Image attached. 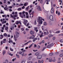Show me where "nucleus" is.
Instances as JSON below:
<instances>
[{
  "label": "nucleus",
  "mask_w": 63,
  "mask_h": 63,
  "mask_svg": "<svg viewBox=\"0 0 63 63\" xmlns=\"http://www.w3.org/2000/svg\"><path fill=\"white\" fill-rule=\"evenodd\" d=\"M9 40L8 42L9 43H13V41L12 40V38H9Z\"/></svg>",
  "instance_id": "1a4fd4ad"
},
{
  "label": "nucleus",
  "mask_w": 63,
  "mask_h": 63,
  "mask_svg": "<svg viewBox=\"0 0 63 63\" xmlns=\"http://www.w3.org/2000/svg\"><path fill=\"white\" fill-rule=\"evenodd\" d=\"M16 36L15 35L14 36V38L15 40V41H16V39H17L18 37L19 36V32H16Z\"/></svg>",
  "instance_id": "f03ea898"
},
{
  "label": "nucleus",
  "mask_w": 63,
  "mask_h": 63,
  "mask_svg": "<svg viewBox=\"0 0 63 63\" xmlns=\"http://www.w3.org/2000/svg\"><path fill=\"white\" fill-rule=\"evenodd\" d=\"M10 49L11 51H14V50L11 47H10Z\"/></svg>",
  "instance_id": "473e14b6"
},
{
  "label": "nucleus",
  "mask_w": 63,
  "mask_h": 63,
  "mask_svg": "<svg viewBox=\"0 0 63 63\" xmlns=\"http://www.w3.org/2000/svg\"><path fill=\"white\" fill-rule=\"evenodd\" d=\"M44 25H47V23L46 22H45L44 23Z\"/></svg>",
  "instance_id": "f704fd0d"
},
{
  "label": "nucleus",
  "mask_w": 63,
  "mask_h": 63,
  "mask_svg": "<svg viewBox=\"0 0 63 63\" xmlns=\"http://www.w3.org/2000/svg\"><path fill=\"white\" fill-rule=\"evenodd\" d=\"M5 62L6 63H8V61L7 60H5Z\"/></svg>",
  "instance_id": "a18cd8bd"
},
{
  "label": "nucleus",
  "mask_w": 63,
  "mask_h": 63,
  "mask_svg": "<svg viewBox=\"0 0 63 63\" xmlns=\"http://www.w3.org/2000/svg\"><path fill=\"white\" fill-rule=\"evenodd\" d=\"M49 61L50 62H52V60L51 59H49Z\"/></svg>",
  "instance_id": "8fccbe9b"
},
{
  "label": "nucleus",
  "mask_w": 63,
  "mask_h": 63,
  "mask_svg": "<svg viewBox=\"0 0 63 63\" xmlns=\"http://www.w3.org/2000/svg\"><path fill=\"white\" fill-rule=\"evenodd\" d=\"M30 33L31 35H33L34 34V32L32 30H31V31H30Z\"/></svg>",
  "instance_id": "9b49d317"
},
{
  "label": "nucleus",
  "mask_w": 63,
  "mask_h": 63,
  "mask_svg": "<svg viewBox=\"0 0 63 63\" xmlns=\"http://www.w3.org/2000/svg\"><path fill=\"white\" fill-rule=\"evenodd\" d=\"M46 32H45L44 33V34L45 35H47L48 34V33H49V32L48 31H46Z\"/></svg>",
  "instance_id": "9d476101"
},
{
  "label": "nucleus",
  "mask_w": 63,
  "mask_h": 63,
  "mask_svg": "<svg viewBox=\"0 0 63 63\" xmlns=\"http://www.w3.org/2000/svg\"><path fill=\"white\" fill-rule=\"evenodd\" d=\"M9 55H10V56H12L13 55V54H11V53H9Z\"/></svg>",
  "instance_id": "79ce46f5"
},
{
  "label": "nucleus",
  "mask_w": 63,
  "mask_h": 63,
  "mask_svg": "<svg viewBox=\"0 0 63 63\" xmlns=\"http://www.w3.org/2000/svg\"><path fill=\"white\" fill-rule=\"evenodd\" d=\"M24 24H25V25H26L27 23V22H28V21L25 19H24Z\"/></svg>",
  "instance_id": "39448f33"
},
{
  "label": "nucleus",
  "mask_w": 63,
  "mask_h": 63,
  "mask_svg": "<svg viewBox=\"0 0 63 63\" xmlns=\"http://www.w3.org/2000/svg\"><path fill=\"white\" fill-rule=\"evenodd\" d=\"M19 23L20 24V25H21V22L20 21H19Z\"/></svg>",
  "instance_id": "5fc2aeb1"
},
{
  "label": "nucleus",
  "mask_w": 63,
  "mask_h": 63,
  "mask_svg": "<svg viewBox=\"0 0 63 63\" xmlns=\"http://www.w3.org/2000/svg\"><path fill=\"white\" fill-rule=\"evenodd\" d=\"M46 48V47H45L43 48L41 50L42 51H44L45 49Z\"/></svg>",
  "instance_id": "5701e85b"
},
{
  "label": "nucleus",
  "mask_w": 63,
  "mask_h": 63,
  "mask_svg": "<svg viewBox=\"0 0 63 63\" xmlns=\"http://www.w3.org/2000/svg\"><path fill=\"white\" fill-rule=\"evenodd\" d=\"M43 0H40V3L42 4L43 3Z\"/></svg>",
  "instance_id": "49530a36"
},
{
  "label": "nucleus",
  "mask_w": 63,
  "mask_h": 63,
  "mask_svg": "<svg viewBox=\"0 0 63 63\" xmlns=\"http://www.w3.org/2000/svg\"><path fill=\"white\" fill-rule=\"evenodd\" d=\"M16 24H19V21H17L16 22Z\"/></svg>",
  "instance_id": "c756f323"
},
{
  "label": "nucleus",
  "mask_w": 63,
  "mask_h": 63,
  "mask_svg": "<svg viewBox=\"0 0 63 63\" xmlns=\"http://www.w3.org/2000/svg\"><path fill=\"white\" fill-rule=\"evenodd\" d=\"M53 54L52 53H50L49 54V55L50 56H52V55H53Z\"/></svg>",
  "instance_id": "7c9ffc66"
},
{
  "label": "nucleus",
  "mask_w": 63,
  "mask_h": 63,
  "mask_svg": "<svg viewBox=\"0 0 63 63\" xmlns=\"http://www.w3.org/2000/svg\"><path fill=\"white\" fill-rule=\"evenodd\" d=\"M22 9H25V7H24V6H23L22 7Z\"/></svg>",
  "instance_id": "09e8293b"
},
{
  "label": "nucleus",
  "mask_w": 63,
  "mask_h": 63,
  "mask_svg": "<svg viewBox=\"0 0 63 63\" xmlns=\"http://www.w3.org/2000/svg\"><path fill=\"white\" fill-rule=\"evenodd\" d=\"M1 45H3V42H2V41H1L0 42Z\"/></svg>",
  "instance_id": "680f3d73"
},
{
  "label": "nucleus",
  "mask_w": 63,
  "mask_h": 63,
  "mask_svg": "<svg viewBox=\"0 0 63 63\" xmlns=\"http://www.w3.org/2000/svg\"><path fill=\"white\" fill-rule=\"evenodd\" d=\"M10 16L11 17H12V18H13L14 17V15H12V14H11L10 15Z\"/></svg>",
  "instance_id": "b1692460"
},
{
  "label": "nucleus",
  "mask_w": 63,
  "mask_h": 63,
  "mask_svg": "<svg viewBox=\"0 0 63 63\" xmlns=\"http://www.w3.org/2000/svg\"><path fill=\"white\" fill-rule=\"evenodd\" d=\"M16 56L17 58H19V55H18L17 54L16 55Z\"/></svg>",
  "instance_id": "c9c22d12"
},
{
  "label": "nucleus",
  "mask_w": 63,
  "mask_h": 63,
  "mask_svg": "<svg viewBox=\"0 0 63 63\" xmlns=\"http://www.w3.org/2000/svg\"><path fill=\"white\" fill-rule=\"evenodd\" d=\"M4 1L3 2L4 3H6V0H4Z\"/></svg>",
  "instance_id": "13d9d810"
},
{
  "label": "nucleus",
  "mask_w": 63,
  "mask_h": 63,
  "mask_svg": "<svg viewBox=\"0 0 63 63\" xmlns=\"http://www.w3.org/2000/svg\"><path fill=\"white\" fill-rule=\"evenodd\" d=\"M50 1V0H45V2H49Z\"/></svg>",
  "instance_id": "37998d69"
},
{
  "label": "nucleus",
  "mask_w": 63,
  "mask_h": 63,
  "mask_svg": "<svg viewBox=\"0 0 63 63\" xmlns=\"http://www.w3.org/2000/svg\"><path fill=\"white\" fill-rule=\"evenodd\" d=\"M18 53L20 54H21L22 55H23L24 54V52H18Z\"/></svg>",
  "instance_id": "2eb2a0df"
},
{
  "label": "nucleus",
  "mask_w": 63,
  "mask_h": 63,
  "mask_svg": "<svg viewBox=\"0 0 63 63\" xmlns=\"http://www.w3.org/2000/svg\"><path fill=\"white\" fill-rule=\"evenodd\" d=\"M2 42L3 43H6V41H5L3 40L2 41Z\"/></svg>",
  "instance_id": "0e129e2a"
},
{
  "label": "nucleus",
  "mask_w": 63,
  "mask_h": 63,
  "mask_svg": "<svg viewBox=\"0 0 63 63\" xmlns=\"http://www.w3.org/2000/svg\"><path fill=\"white\" fill-rule=\"evenodd\" d=\"M28 45V43L27 42L24 44V45Z\"/></svg>",
  "instance_id": "4d7b16f0"
},
{
  "label": "nucleus",
  "mask_w": 63,
  "mask_h": 63,
  "mask_svg": "<svg viewBox=\"0 0 63 63\" xmlns=\"http://www.w3.org/2000/svg\"><path fill=\"white\" fill-rule=\"evenodd\" d=\"M55 37H54L53 38V40H55Z\"/></svg>",
  "instance_id": "bf43d9fd"
},
{
  "label": "nucleus",
  "mask_w": 63,
  "mask_h": 63,
  "mask_svg": "<svg viewBox=\"0 0 63 63\" xmlns=\"http://www.w3.org/2000/svg\"><path fill=\"white\" fill-rule=\"evenodd\" d=\"M51 37H53V35L52 34H50L49 35V38H50Z\"/></svg>",
  "instance_id": "bb28decb"
},
{
  "label": "nucleus",
  "mask_w": 63,
  "mask_h": 63,
  "mask_svg": "<svg viewBox=\"0 0 63 63\" xmlns=\"http://www.w3.org/2000/svg\"><path fill=\"white\" fill-rule=\"evenodd\" d=\"M63 56V53H62L60 55V57H62V56Z\"/></svg>",
  "instance_id": "72a5a7b5"
},
{
  "label": "nucleus",
  "mask_w": 63,
  "mask_h": 63,
  "mask_svg": "<svg viewBox=\"0 0 63 63\" xmlns=\"http://www.w3.org/2000/svg\"><path fill=\"white\" fill-rule=\"evenodd\" d=\"M42 17H38V19L37 20V21L38 22V24H40L39 26H41V24H42L43 23V21L42 20Z\"/></svg>",
  "instance_id": "f257e3e1"
},
{
  "label": "nucleus",
  "mask_w": 63,
  "mask_h": 63,
  "mask_svg": "<svg viewBox=\"0 0 63 63\" xmlns=\"http://www.w3.org/2000/svg\"><path fill=\"white\" fill-rule=\"evenodd\" d=\"M60 42L61 43H63V39H61L60 40Z\"/></svg>",
  "instance_id": "c85d7f7f"
},
{
  "label": "nucleus",
  "mask_w": 63,
  "mask_h": 63,
  "mask_svg": "<svg viewBox=\"0 0 63 63\" xmlns=\"http://www.w3.org/2000/svg\"><path fill=\"white\" fill-rule=\"evenodd\" d=\"M4 9L5 10H7V8L6 7H5L4 8Z\"/></svg>",
  "instance_id": "3c124183"
},
{
  "label": "nucleus",
  "mask_w": 63,
  "mask_h": 63,
  "mask_svg": "<svg viewBox=\"0 0 63 63\" xmlns=\"http://www.w3.org/2000/svg\"><path fill=\"white\" fill-rule=\"evenodd\" d=\"M53 44L51 43L50 45L47 46V48H50V47H51L53 46Z\"/></svg>",
  "instance_id": "423d86ee"
},
{
  "label": "nucleus",
  "mask_w": 63,
  "mask_h": 63,
  "mask_svg": "<svg viewBox=\"0 0 63 63\" xmlns=\"http://www.w3.org/2000/svg\"><path fill=\"white\" fill-rule=\"evenodd\" d=\"M32 7H33V5H32V4L30 6V8H32Z\"/></svg>",
  "instance_id": "69168bd1"
},
{
  "label": "nucleus",
  "mask_w": 63,
  "mask_h": 63,
  "mask_svg": "<svg viewBox=\"0 0 63 63\" xmlns=\"http://www.w3.org/2000/svg\"><path fill=\"white\" fill-rule=\"evenodd\" d=\"M20 29V30H21L22 31H23L24 30V28H22Z\"/></svg>",
  "instance_id": "412c9836"
},
{
  "label": "nucleus",
  "mask_w": 63,
  "mask_h": 63,
  "mask_svg": "<svg viewBox=\"0 0 63 63\" xmlns=\"http://www.w3.org/2000/svg\"><path fill=\"white\" fill-rule=\"evenodd\" d=\"M44 36V35L42 34H41L40 36V38H41V37H43Z\"/></svg>",
  "instance_id": "de8ad7c7"
},
{
  "label": "nucleus",
  "mask_w": 63,
  "mask_h": 63,
  "mask_svg": "<svg viewBox=\"0 0 63 63\" xmlns=\"http://www.w3.org/2000/svg\"><path fill=\"white\" fill-rule=\"evenodd\" d=\"M26 12L24 11L23 12H22V14H23V15H24V14H25H25H26Z\"/></svg>",
  "instance_id": "603ef678"
},
{
  "label": "nucleus",
  "mask_w": 63,
  "mask_h": 63,
  "mask_svg": "<svg viewBox=\"0 0 63 63\" xmlns=\"http://www.w3.org/2000/svg\"><path fill=\"white\" fill-rule=\"evenodd\" d=\"M26 17L27 18H29V14L27 12H26Z\"/></svg>",
  "instance_id": "f8f14e48"
},
{
  "label": "nucleus",
  "mask_w": 63,
  "mask_h": 63,
  "mask_svg": "<svg viewBox=\"0 0 63 63\" xmlns=\"http://www.w3.org/2000/svg\"><path fill=\"white\" fill-rule=\"evenodd\" d=\"M18 16V15H14V20H16V17H17Z\"/></svg>",
  "instance_id": "4468645a"
},
{
  "label": "nucleus",
  "mask_w": 63,
  "mask_h": 63,
  "mask_svg": "<svg viewBox=\"0 0 63 63\" xmlns=\"http://www.w3.org/2000/svg\"><path fill=\"white\" fill-rule=\"evenodd\" d=\"M23 4L21 3L19 4L18 6L19 7H20V6H23Z\"/></svg>",
  "instance_id": "4be33fe9"
},
{
  "label": "nucleus",
  "mask_w": 63,
  "mask_h": 63,
  "mask_svg": "<svg viewBox=\"0 0 63 63\" xmlns=\"http://www.w3.org/2000/svg\"><path fill=\"white\" fill-rule=\"evenodd\" d=\"M22 63H25V61H24V60H22Z\"/></svg>",
  "instance_id": "58836bf2"
},
{
  "label": "nucleus",
  "mask_w": 63,
  "mask_h": 63,
  "mask_svg": "<svg viewBox=\"0 0 63 63\" xmlns=\"http://www.w3.org/2000/svg\"><path fill=\"white\" fill-rule=\"evenodd\" d=\"M7 3L8 4H10V2L9 1H8L7 2Z\"/></svg>",
  "instance_id": "e2e57ef3"
},
{
  "label": "nucleus",
  "mask_w": 63,
  "mask_h": 63,
  "mask_svg": "<svg viewBox=\"0 0 63 63\" xmlns=\"http://www.w3.org/2000/svg\"><path fill=\"white\" fill-rule=\"evenodd\" d=\"M38 28L37 27H34V30L36 31V30H37Z\"/></svg>",
  "instance_id": "c03bdc74"
},
{
  "label": "nucleus",
  "mask_w": 63,
  "mask_h": 63,
  "mask_svg": "<svg viewBox=\"0 0 63 63\" xmlns=\"http://www.w3.org/2000/svg\"><path fill=\"white\" fill-rule=\"evenodd\" d=\"M3 36L4 37H6V36H7V34L6 33H5L3 34Z\"/></svg>",
  "instance_id": "393cba45"
},
{
  "label": "nucleus",
  "mask_w": 63,
  "mask_h": 63,
  "mask_svg": "<svg viewBox=\"0 0 63 63\" xmlns=\"http://www.w3.org/2000/svg\"><path fill=\"white\" fill-rule=\"evenodd\" d=\"M37 10L38 11H42V9L41 8V7L40 6H38V8H37Z\"/></svg>",
  "instance_id": "6e6552de"
},
{
  "label": "nucleus",
  "mask_w": 63,
  "mask_h": 63,
  "mask_svg": "<svg viewBox=\"0 0 63 63\" xmlns=\"http://www.w3.org/2000/svg\"><path fill=\"white\" fill-rule=\"evenodd\" d=\"M58 16H60V12H59V11L58 12Z\"/></svg>",
  "instance_id": "864d4df0"
},
{
  "label": "nucleus",
  "mask_w": 63,
  "mask_h": 63,
  "mask_svg": "<svg viewBox=\"0 0 63 63\" xmlns=\"http://www.w3.org/2000/svg\"><path fill=\"white\" fill-rule=\"evenodd\" d=\"M42 56L41 55H40L38 56L37 57V58L38 59H41V58H42Z\"/></svg>",
  "instance_id": "0eeeda50"
},
{
  "label": "nucleus",
  "mask_w": 63,
  "mask_h": 63,
  "mask_svg": "<svg viewBox=\"0 0 63 63\" xmlns=\"http://www.w3.org/2000/svg\"><path fill=\"white\" fill-rule=\"evenodd\" d=\"M49 18L51 20L53 21V17L52 15H50L49 17Z\"/></svg>",
  "instance_id": "7ed1b4c3"
},
{
  "label": "nucleus",
  "mask_w": 63,
  "mask_h": 63,
  "mask_svg": "<svg viewBox=\"0 0 63 63\" xmlns=\"http://www.w3.org/2000/svg\"><path fill=\"white\" fill-rule=\"evenodd\" d=\"M0 36L1 37L0 38V39H1V40L4 38V36H3V35L2 34L0 35Z\"/></svg>",
  "instance_id": "dca6fc26"
},
{
  "label": "nucleus",
  "mask_w": 63,
  "mask_h": 63,
  "mask_svg": "<svg viewBox=\"0 0 63 63\" xmlns=\"http://www.w3.org/2000/svg\"><path fill=\"white\" fill-rule=\"evenodd\" d=\"M33 46V44H31L29 47V48H31V47H32V46Z\"/></svg>",
  "instance_id": "e433bc0d"
},
{
  "label": "nucleus",
  "mask_w": 63,
  "mask_h": 63,
  "mask_svg": "<svg viewBox=\"0 0 63 63\" xmlns=\"http://www.w3.org/2000/svg\"><path fill=\"white\" fill-rule=\"evenodd\" d=\"M17 10H18V11H19L21 10V8L20 7V8H19Z\"/></svg>",
  "instance_id": "a878e982"
},
{
  "label": "nucleus",
  "mask_w": 63,
  "mask_h": 63,
  "mask_svg": "<svg viewBox=\"0 0 63 63\" xmlns=\"http://www.w3.org/2000/svg\"><path fill=\"white\" fill-rule=\"evenodd\" d=\"M19 30V29L18 28H17L16 29V30H17V31H18Z\"/></svg>",
  "instance_id": "338daca9"
},
{
  "label": "nucleus",
  "mask_w": 63,
  "mask_h": 63,
  "mask_svg": "<svg viewBox=\"0 0 63 63\" xmlns=\"http://www.w3.org/2000/svg\"><path fill=\"white\" fill-rule=\"evenodd\" d=\"M8 27L7 26L6 27V28H5V30H8Z\"/></svg>",
  "instance_id": "a19ab883"
},
{
  "label": "nucleus",
  "mask_w": 63,
  "mask_h": 63,
  "mask_svg": "<svg viewBox=\"0 0 63 63\" xmlns=\"http://www.w3.org/2000/svg\"><path fill=\"white\" fill-rule=\"evenodd\" d=\"M3 55H4V54L6 53V51L4 50H3Z\"/></svg>",
  "instance_id": "6ab92c4d"
},
{
  "label": "nucleus",
  "mask_w": 63,
  "mask_h": 63,
  "mask_svg": "<svg viewBox=\"0 0 63 63\" xmlns=\"http://www.w3.org/2000/svg\"><path fill=\"white\" fill-rule=\"evenodd\" d=\"M32 61H30L28 63H32Z\"/></svg>",
  "instance_id": "774afa93"
},
{
  "label": "nucleus",
  "mask_w": 63,
  "mask_h": 63,
  "mask_svg": "<svg viewBox=\"0 0 63 63\" xmlns=\"http://www.w3.org/2000/svg\"><path fill=\"white\" fill-rule=\"evenodd\" d=\"M60 31H56L55 32V33L58 34V33H60Z\"/></svg>",
  "instance_id": "2f4dec72"
},
{
  "label": "nucleus",
  "mask_w": 63,
  "mask_h": 63,
  "mask_svg": "<svg viewBox=\"0 0 63 63\" xmlns=\"http://www.w3.org/2000/svg\"><path fill=\"white\" fill-rule=\"evenodd\" d=\"M0 14H4V12L2 10H1Z\"/></svg>",
  "instance_id": "4c0bfd02"
},
{
  "label": "nucleus",
  "mask_w": 63,
  "mask_h": 63,
  "mask_svg": "<svg viewBox=\"0 0 63 63\" xmlns=\"http://www.w3.org/2000/svg\"><path fill=\"white\" fill-rule=\"evenodd\" d=\"M20 16L21 18H25V15L24 14H22L20 15Z\"/></svg>",
  "instance_id": "20e7f679"
},
{
  "label": "nucleus",
  "mask_w": 63,
  "mask_h": 63,
  "mask_svg": "<svg viewBox=\"0 0 63 63\" xmlns=\"http://www.w3.org/2000/svg\"><path fill=\"white\" fill-rule=\"evenodd\" d=\"M34 47H37V45L36 44H35L34 45Z\"/></svg>",
  "instance_id": "052dcab7"
},
{
  "label": "nucleus",
  "mask_w": 63,
  "mask_h": 63,
  "mask_svg": "<svg viewBox=\"0 0 63 63\" xmlns=\"http://www.w3.org/2000/svg\"><path fill=\"white\" fill-rule=\"evenodd\" d=\"M34 38H35V35H32L31 36V38L32 39H33Z\"/></svg>",
  "instance_id": "a211bd4d"
},
{
  "label": "nucleus",
  "mask_w": 63,
  "mask_h": 63,
  "mask_svg": "<svg viewBox=\"0 0 63 63\" xmlns=\"http://www.w3.org/2000/svg\"><path fill=\"white\" fill-rule=\"evenodd\" d=\"M9 8L10 9H12V8H13V7H12V6H10L9 7Z\"/></svg>",
  "instance_id": "6e6d98bb"
},
{
  "label": "nucleus",
  "mask_w": 63,
  "mask_h": 63,
  "mask_svg": "<svg viewBox=\"0 0 63 63\" xmlns=\"http://www.w3.org/2000/svg\"><path fill=\"white\" fill-rule=\"evenodd\" d=\"M37 40V38H36L33 39V42H34L35 41V40Z\"/></svg>",
  "instance_id": "aec40b11"
},
{
  "label": "nucleus",
  "mask_w": 63,
  "mask_h": 63,
  "mask_svg": "<svg viewBox=\"0 0 63 63\" xmlns=\"http://www.w3.org/2000/svg\"><path fill=\"white\" fill-rule=\"evenodd\" d=\"M40 53H36L35 54V55H36V56H38V55H39V54Z\"/></svg>",
  "instance_id": "cd10ccee"
},
{
  "label": "nucleus",
  "mask_w": 63,
  "mask_h": 63,
  "mask_svg": "<svg viewBox=\"0 0 63 63\" xmlns=\"http://www.w3.org/2000/svg\"><path fill=\"white\" fill-rule=\"evenodd\" d=\"M28 2H26L24 4V6H26L28 5Z\"/></svg>",
  "instance_id": "f3484780"
},
{
  "label": "nucleus",
  "mask_w": 63,
  "mask_h": 63,
  "mask_svg": "<svg viewBox=\"0 0 63 63\" xmlns=\"http://www.w3.org/2000/svg\"><path fill=\"white\" fill-rule=\"evenodd\" d=\"M51 12L52 14H53L54 13V9L53 7H52L51 8Z\"/></svg>",
  "instance_id": "ddd939ff"
},
{
  "label": "nucleus",
  "mask_w": 63,
  "mask_h": 63,
  "mask_svg": "<svg viewBox=\"0 0 63 63\" xmlns=\"http://www.w3.org/2000/svg\"><path fill=\"white\" fill-rule=\"evenodd\" d=\"M34 25H36L37 24V23H36V21H35L34 22Z\"/></svg>",
  "instance_id": "ea45409f"
}]
</instances>
